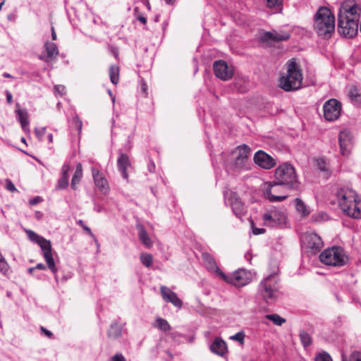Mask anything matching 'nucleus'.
<instances>
[{"mask_svg": "<svg viewBox=\"0 0 361 361\" xmlns=\"http://www.w3.org/2000/svg\"><path fill=\"white\" fill-rule=\"evenodd\" d=\"M361 9L353 1L341 4L338 14V30L344 36L352 38L357 35Z\"/></svg>", "mask_w": 361, "mask_h": 361, "instance_id": "nucleus-1", "label": "nucleus"}, {"mask_svg": "<svg viewBox=\"0 0 361 361\" xmlns=\"http://www.w3.org/2000/svg\"><path fill=\"white\" fill-rule=\"evenodd\" d=\"M251 149L245 144L240 145L233 150L227 159L225 158L226 153L221 154L225 166L228 169L236 170L237 171H247L250 169L249 158Z\"/></svg>", "mask_w": 361, "mask_h": 361, "instance_id": "nucleus-2", "label": "nucleus"}, {"mask_svg": "<svg viewBox=\"0 0 361 361\" xmlns=\"http://www.w3.org/2000/svg\"><path fill=\"white\" fill-rule=\"evenodd\" d=\"M338 204L342 211L348 216L354 218H361L360 200L356 192L349 188H340L336 192Z\"/></svg>", "mask_w": 361, "mask_h": 361, "instance_id": "nucleus-3", "label": "nucleus"}, {"mask_svg": "<svg viewBox=\"0 0 361 361\" xmlns=\"http://www.w3.org/2000/svg\"><path fill=\"white\" fill-rule=\"evenodd\" d=\"M287 71L279 79V86L286 92L295 91L302 86V74L299 65L293 59L287 62Z\"/></svg>", "mask_w": 361, "mask_h": 361, "instance_id": "nucleus-4", "label": "nucleus"}, {"mask_svg": "<svg viewBox=\"0 0 361 361\" xmlns=\"http://www.w3.org/2000/svg\"><path fill=\"white\" fill-rule=\"evenodd\" d=\"M314 29L318 35L329 37L335 30V18L330 9L320 7L314 16Z\"/></svg>", "mask_w": 361, "mask_h": 361, "instance_id": "nucleus-5", "label": "nucleus"}, {"mask_svg": "<svg viewBox=\"0 0 361 361\" xmlns=\"http://www.w3.org/2000/svg\"><path fill=\"white\" fill-rule=\"evenodd\" d=\"M279 279L276 274H270L259 284L258 294L267 304L274 303L280 295Z\"/></svg>", "mask_w": 361, "mask_h": 361, "instance_id": "nucleus-6", "label": "nucleus"}, {"mask_svg": "<svg viewBox=\"0 0 361 361\" xmlns=\"http://www.w3.org/2000/svg\"><path fill=\"white\" fill-rule=\"evenodd\" d=\"M26 233L30 240L37 243L40 246L43 252V257L49 269L54 274V279L56 281L59 282V279L57 275V268L52 256L51 242L45 239L44 238L37 235L36 233L31 230H27Z\"/></svg>", "mask_w": 361, "mask_h": 361, "instance_id": "nucleus-7", "label": "nucleus"}, {"mask_svg": "<svg viewBox=\"0 0 361 361\" xmlns=\"http://www.w3.org/2000/svg\"><path fill=\"white\" fill-rule=\"evenodd\" d=\"M275 178L279 183L290 189L296 190L299 187L295 168L290 164L280 165L275 171Z\"/></svg>", "mask_w": 361, "mask_h": 361, "instance_id": "nucleus-8", "label": "nucleus"}, {"mask_svg": "<svg viewBox=\"0 0 361 361\" xmlns=\"http://www.w3.org/2000/svg\"><path fill=\"white\" fill-rule=\"evenodd\" d=\"M320 261L329 266L342 267L348 262V257L341 247L334 246L324 250L319 255Z\"/></svg>", "mask_w": 361, "mask_h": 361, "instance_id": "nucleus-9", "label": "nucleus"}, {"mask_svg": "<svg viewBox=\"0 0 361 361\" xmlns=\"http://www.w3.org/2000/svg\"><path fill=\"white\" fill-rule=\"evenodd\" d=\"M263 224L267 227H276L286 223V213L283 207L271 206L265 209L262 214Z\"/></svg>", "mask_w": 361, "mask_h": 361, "instance_id": "nucleus-10", "label": "nucleus"}, {"mask_svg": "<svg viewBox=\"0 0 361 361\" xmlns=\"http://www.w3.org/2000/svg\"><path fill=\"white\" fill-rule=\"evenodd\" d=\"M218 271H219V276L224 281L237 287L246 286L251 281V273L243 269H239L229 274H224L221 269Z\"/></svg>", "mask_w": 361, "mask_h": 361, "instance_id": "nucleus-11", "label": "nucleus"}, {"mask_svg": "<svg viewBox=\"0 0 361 361\" xmlns=\"http://www.w3.org/2000/svg\"><path fill=\"white\" fill-rule=\"evenodd\" d=\"M281 184L278 181L266 182L264 184L263 191L264 197L270 202H281L288 197L287 195H279Z\"/></svg>", "mask_w": 361, "mask_h": 361, "instance_id": "nucleus-12", "label": "nucleus"}, {"mask_svg": "<svg viewBox=\"0 0 361 361\" xmlns=\"http://www.w3.org/2000/svg\"><path fill=\"white\" fill-rule=\"evenodd\" d=\"M302 246L314 252H319L323 247L324 243L322 238L314 232H307L301 237Z\"/></svg>", "mask_w": 361, "mask_h": 361, "instance_id": "nucleus-13", "label": "nucleus"}, {"mask_svg": "<svg viewBox=\"0 0 361 361\" xmlns=\"http://www.w3.org/2000/svg\"><path fill=\"white\" fill-rule=\"evenodd\" d=\"M324 116L326 120L333 121L336 120L341 110V104L336 99H331L326 101L324 106Z\"/></svg>", "mask_w": 361, "mask_h": 361, "instance_id": "nucleus-14", "label": "nucleus"}, {"mask_svg": "<svg viewBox=\"0 0 361 361\" xmlns=\"http://www.w3.org/2000/svg\"><path fill=\"white\" fill-rule=\"evenodd\" d=\"M213 68L215 75L222 80H228L233 75V67L229 66L224 61L219 60L215 61Z\"/></svg>", "mask_w": 361, "mask_h": 361, "instance_id": "nucleus-15", "label": "nucleus"}, {"mask_svg": "<svg viewBox=\"0 0 361 361\" xmlns=\"http://www.w3.org/2000/svg\"><path fill=\"white\" fill-rule=\"evenodd\" d=\"M253 159L258 166L264 169H271L276 165L274 159L262 150H258Z\"/></svg>", "mask_w": 361, "mask_h": 361, "instance_id": "nucleus-16", "label": "nucleus"}, {"mask_svg": "<svg viewBox=\"0 0 361 361\" xmlns=\"http://www.w3.org/2000/svg\"><path fill=\"white\" fill-rule=\"evenodd\" d=\"M338 141L341 153L343 156H348L352 147V137L350 133L348 130H343L339 133Z\"/></svg>", "mask_w": 361, "mask_h": 361, "instance_id": "nucleus-17", "label": "nucleus"}, {"mask_svg": "<svg viewBox=\"0 0 361 361\" xmlns=\"http://www.w3.org/2000/svg\"><path fill=\"white\" fill-rule=\"evenodd\" d=\"M92 173L95 185L103 193L109 191V183L103 173L95 167L92 168Z\"/></svg>", "mask_w": 361, "mask_h": 361, "instance_id": "nucleus-18", "label": "nucleus"}, {"mask_svg": "<svg viewBox=\"0 0 361 361\" xmlns=\"http://www.w3.org/2000/svg\"><path fill=\"white\" fill-rule=\"evenodd\" d=\"M163 299L166 302L172 303L175 307L180 308L183 305L182 300L178 297L177 294L170 290L166 286H162L160 288Z\"/></svg>", "mask_w": 361, "mask_h": 361, "instance_id": "nucleus-19", "label": "nucleus"}, {"mask_svg": "<svg viewBox=\"0 0 361 361\" xmlns=\"http://www.w3.org/2000/svg\"><path fill=\"white\" fill-rule=\"evenodd\" d=\"M290 38V35L286 32H278L273 30L266 32L261 36V40L264 42H281Z\"/></svg>", "mask_w": 361, "mask_h": 361, "instance_id": "nucleus-20", "label": "nucleus"}, {"mask_svg": "<svg viewBox=\"0 0 361 361\" xmlns=\"http://www.w3.org/2000/svg\"><path fill=\"white\" fill-rule=\"evenodd\" d=\"M228 201L231 204L234 214L239 219H241L246 212L245 207L243 202L236 197L235 193H231Z\"/></svg>", "mask_w": 361, "mask_h": 361, "instance_id": "nucleus-21", "label": "nucleus"}, {"mask_svg": "<svg viewBox=\"0 0 361 361\" xmlns=\"http://www.w3.org/2000/svg\"><path fill=\"white\" fill-rule=\"evenodd\" d=\"M130 166L131 164L129 157L124 153H119V156L117 159V167L122 177L126 180L128 179V169Z\"/></svg>", "mask_w": 361, "mask_h": 361, "instance_id": "nucleus-22", "label": "nucleus"}, {"mask_svg": "<svg viewBox=\"0 0 361 361\" xmlns=\"http://www.w3.org/2000/svg\"><path fill=\"white\" fill-rule=\"evenodd\" d=\"M44 49L46 51V56H39V59L48 63L55 59L59 54V49L56 44L54 42H46L44 43Z\"/></svg>", "mask_w": 361, "mask_h": 361, "instance_id": "nucleus-23", "label": "nucleus"}, {"mask_svg": "<svg viewBox=\"0 0 361 361\" xmlns=\"http://www.w3.org/2000/svg\"><path fill=\"white\" fill-rule=\"evenodd\" d=\"M210 350L213 353L219 356H224L227 352L226 342L221 338H216L210 345Z\"/></svg>", "mask_w": 361, "mask_h": 361, "instance_id": "nucleus-24", "label": "nucleus"}, {"mask_svg": "<svg viewBox=\"0 0 361 361\" xmlns=\"http://www.w3.org/2000/svg\"><path fill=\"white\" fill-rule=\"evenodd\" d=\"M70 170V166L68 163H64L61 168V176L59 179L56 185V190H64L67 188L69 184L68 180V172Z\"/></svg>", "mask_w": 361, "mask_h": 361, "instance_id": "nucleus-25", "label": "nucleus"}, {"mask_svg": "<svg viewBox=\"0 0 361 361\" xmlns=\"http://www.w3.org/2000/svg\"><path fill=\"white\" fill-rule=\"evenodd\" d=\"M16 113L18 120L20 123L23 131L25 133H29V121L27 111L25 109H20L18 108L16 110Z\"/></svg>", "mask_w": 361, "mask_h": 361, "instance_id": "nucleus-26", "label": "nucleus"}, {"mask_svg": "<svg viewBox=\"0 0 361 361\" xmlns=\"http://www.w3.org/2000/svg\"><path fill=\"white\" fill-rule=\"evenodd\" d=\"M136 227L138 231V236L140 240L146 247H151L152 246V242L149 237L144 226L142 224H137Z\"/></svg>", "mask_w": 361, "mask_h": 361, "instance_id": "nucleus-27", "label": "nucleus"}, {"mask_svg": "<svg viewBox=\"0 0 361 361\" xmlns=\"http://www.w3.org/2000/svg\"><path fill=\"white\" fill-rule=\"evenodd\" d=\"M202 257L207 267V269L216 272L219 276V271H218V269H220L217 267L214 257L207 252L202 253Z\"/></svg>", "mask_w": 361, "mask_h": 361, "instance_id": "nucleus-28", "label": "nucleus"}, {"mask_svg": "<svg viewBox=\"0 0 361 361\" xmlns=\"http://www.w3.org/2000/svg\"><path fill=\"white\" fill-rule=\"evenodd\" d=\"M83 176L82 166L80 163L76 166L75 171L71 180V188L74 190L77 189V185L80 183Z\"/></svg>", "mask_w": 361, "mask_h": 361, "instance_id": "nucleus-29", "label": "nucleus"}, {"mask_svg": "<svg viewBox=\"0 0 361 361\" xmlns=\"http://www.w3.org/2000/svg\"><path fill=\"white\" fill-rule=\"evenodd\" d=\"M295 208L297 212L300 214L301 216L305 217L310 214V209L304 203V202L300 198L295 199Z\"/></svg>", "mask_w": 361, "mask_h": 361, "instance_id": "nucleus-30", "label": "nucleus"}, {"mask_svg": "<svg viewBox=\"0 0 361 361\" xmlns=\"http://www.w3.org/2000/svg\"><path fill=\"white\" fill-rule=\"evenodd\" d=\"M121 334L122 327L116 322L112 323L108 331L109 337L115 339L120 337Z\"/></svg>", "mask_w": 361, "mask_h": 361, "instance_id": "nucleus-31", "label": "nucleus"}, {"mask_svg": "<svg viewBox=\"0 0 361 361\" xmlns=\"http://www.w3.org/2000/svg\"><path fill=\"white\" fill-rule=\"evenodd\" d=\"M348 96L351 101L355 104L361 103V92L358 90L357 87H351L349 91Z\"/></svg>", "mask_w": 361, "mask_h": 361, "instance_id": "nucleus-32", "label": "nucleus"}, {"mask_svg": "<svg viewBox=\"0 0 361 361\" xmlns=\"http://www.w3.org/2000/svg\"><path fill=\"white\" fill-rule=\"evenodd\" d=\"M109 78L111 82L114 85H116L118 82L119 78V68L117 66H111L109 68Z\"/></svg>", "mask_w": 361, "mask_h": 361, "instance_id": "nucleus-33", "label": "nucleus"}, {"mask_svg": "<svg viewBox=\"0 0 361 361\" xmlns=\"http://www.w3.org/2000/svg\"><path fill=\"white\" fill-rule=\"evenodd\" d=\"M154 326L165 332L170 331L171 329L169 322L165 319L160 317L156 319V324Z\"/></svg>", "mask_w": 361, "mask_h": 361, "instance_id": "nucleus-34", "label": "nucleus"}, {"mask_svg": "<svg viewBox=\"0 0 361 361\" xmlns=\"http://www.w3.org/2000/svg\"><path fill=\"white\" fill-rule=\"evenodd\" d=\"M300 339L304 347H308L312 344L311 336L305 330H301L299 334Z\"/></svg>", "mask_w": 361, "mask_h": 361, "instance_id": "nucleus-35", "label": "nucleus"}, {"mask_svg": "<svg viewBox=\"0 0 361 361\" xmlns=\"http://www.w3.org/2000/svg\"><path fill=\"white\" fill-rule=\"evenodd\" d=\"M265 318L271 321L275 325L281 326L286 322V319L277 314H271L265 315Z\"/></svg>", "mask_w": 361, "mask_h": 361, "instance_id": "nucleus-36", "label": "nucleus"}, {"mask_svg": "<svg viewBox=\"0 0 361 361\" xmlns=\"http://www.w3.org/2000/svg\"><path fill=\"white\" fill-rule=\"evenodd\" d=\"M265 1L267 6L269 8L282 10L283 0H265Z\"/></svg>", "mask_w": 361, "mask_h": 361, "instance_id": "nucleus-37", "label": "nucleus"}, {"mask_svg": "<svg viewBox=\"0 0 361 361\" xmlns=\"http://www.w3.org/2000/svg\"><path fill=\"white\" fill-rule=\"evenodd\" d=\"M140 261L142 262V264L147 267H149L152 264V262H153V257L151 254H148V253H142L140 255Z\"/></svg>", "mask_w": 361, "mask_h": 361, "instance_id": "nucleus-38", "label": "nucleus"}, {"mask_svg": "<svg viewBox=\"0 0 361 361\" xmlns=\"http://www.w3.org/2000/svg\"><path fill=\"white\" fill-rule=\"evenodd\" d=\"M327 214L324 212H320L318 214H314L312 216L311 219L313 222H319L321 221L327 220Z\"/></svg>", "mask_w": 361, "mask_h": 361, "instance_id": "nucleus-39", "label": "nucleus"}, {"mask_svg": "<svg viewBox=\"0 0 361 361\" xmlns=\"http://www.w3.org/2000/svg\"><path fill=\"white\" fill-rule=\"evenodd\" d=\"M9 271V265L5 258L0 259V272L4 275H6Z\"/></svg>", "mask_w": 361, "mask_h": 361, "instance_id": "nucleus-40", "label": "nucleus"}, {"mask_svg": "<svg viewBox=\"0 0 361 361\" xmlns=\"http://www.w3.org/2000/svg\"><path fill=\"white\" fill-rule=\"evenodd\" d=\"M315 361H332V359L329 353L323 352L315 357Z\"/></svg>", "mask_w": 361, "mask_h": 361, "instance_id": "nucleus-41", "label": "nucleus"}, {"mask_svg": "<svg viewBox=\"0 0 361 361\" xmlns=\"http://www.w3.org/2000/svg\"><path fill=\"white\" fill-rule=\"evenodd\" d=\"M76 223L78 225L80 226L89 235L93 238H95V235L92 233L91 229L87 225H85L82 220L80 219L77 221Z\"/></svg>", "mask_w": 361, "mask_h": 361, "instance_id": "nucleus-42", "label": "nucleus"}, {"mask_svg": "<svg viewBox=\"0 0 361 361\" xmlns=\"http://www.w3.org/2000/svg\"><path fill=\"white\" fill-rule=\"evenodd\" d=\"M73 125L77 129L78 133H80L82 130V123L78 116H75L73 118Z\"/></svg>", "mask_w": 361, "mask_h": 361, "instance_id": "nucleus-43", "label": "nucleus"}, {"mask_svg": "<svg viewBox=\"0 0 361 361\" xmlns=\"http://www.w3.org/2000/svg\"><path fill=\"white\" fill-rule=\"evenodd\" d=\"M54 91L56 95L63 96L66 94V87L64 85H57L54 86Z\"/></svg>", "mask_w": 361, "mask_h": 361, "instance_id": "nucleus-44", "label": "nucleus"}, {"mask_svg": "<svg viewBox=\"0 0 361 361\" xmlns=\"http://www.w3.org/2000/svg\"><path fill=\"white\" fill-rule=\"evenodd\" d=\"M342 361H347L345 358L342 356ZM350 361H361V353L354 352L350 355Z\"/></svg>", "mask_w": 361, "mask_h": 361, "instance_id": "nucleus-45", "label": "nucleus"}, {"mask_svg": "<svg viewBox=\"0 0 361 361\" xmlns=\"http://www.w3.org/2000/svg\"><path fill=\"white\" fill-rule=\"evenodd\" d=\"M231 338L243 343L245 338V334L243 331H240L235 334V335L232 336Z\"/></svg>", "mask_w": 361, "mask_h": 361, "instance_id": "nucleus-46", "label": "nucleus"}, {"mask_svg": "<svg viewBox=\"0 0 361 361\" xmlns=\"http://www.w3.org/2000/svg\"><path fill=\"white\" fill-rule=\"evenodd\" d=\"M6 188L10 192H15L17 190L14 184L10 179L6 180Z\"/></svg>", "mask_w": 361, "mask_h": 361, "instance_id": "nucleus-47", "label": "nucleus"}, {"mask_svg": "<svg viewBox=\"0 0 361 361\" xmlns=\"http://www.w3.org/2000/svg\"><path fill=\"white\" fill-rule=\"evenodd\" d=\"M46 131V128L43 127L41 128H35V132L36 134V136L41 140L43 135H44Z\"/></svg>", "mask_w": 361, "mask_h": 361, "instance_id": "nucleus-48", "label": "nucleus"}, {"mask_svg": "<svg viewBox=\"0 0 361 361\" xmlns=\"http://www.w3.org/2000/svg\"><path fill=\"white\" fill-rule=\"evenodd\" d=\"M317 166L318 168L322 171H325L327 170L325 161L323 159H319L317 160Z\"/></svg>", "mask_w": 361, "mask_h": 361, "instance_id": "nucleus-49", "label": "nucleus"}, {"mask_svg": "<svg viewBox=\"0 0 361 361\" xmlns=\"http://www.w3.org/2000/svg\"><path fill=\"white\" fill-rule=\"evenodd\" d=\"M111 361H126V358L121 353H116L111 357Z\"/></svg>", "mask_w": 361, "mask_h": 361, "instance_id": "nucleus-50", "label": "nucleus"}, {"mask_svg": "<svg viewBox=\"0 0 361 361\" xmlns=\"http://www.w3.org/2000/svg\"><path fill=\"white\" fill-rule=\"evenodd\" d=\"M252 233L253 234L255 235H259V234H262V233H264L266 230L263 228H256L253 226V224H252Z\"/></svg>", "mask_w": 361, "mask_h": 361, "instance_id": "nucleus-51", "label": "nucleus"}, {"mask_svg": "<svg viewBox=\"0 0 361 361\" xmlns=\"http://www.w3.org/2000/svg\"><path fill=\"white\" fill-rule=\"evenodd\" d=\"M42 201V198L39 196H36L34 198L30 200L29 203L30 205H35Z\"/></svg>", "mask_w": 361, "mask_h": 361, "instance_id": "nucleus-52", "label": "nucleus"}, {"mask_svg": "<svg viewBox=\"0 0 361 361\" xmlns=\"http://www.w3.org/2000/svg\"><path fill=\"white\" fill-rule=\"evenodd\" d=\"M5 94L6 97V101L8 104H11L13 102V96L12 94L8 90L5 91Z\"/></svg>", "mask_w": 361, "mask_h": 361, "instance_id": "nucleus-53", "label": "nucleus"}, {"mask_svg": "<svg viewBox=\"0 0 361 361\" xmlns=\"http://www.w3.org/2000/svg\"><path fill=\"white\" fill-rule=\"evenodd\" d=\"M147 169H148V171L150 173H153L154 171V170H155V164H154L153 161L149 160V161L148 163V165H147Z\"/></svg>", "mask_w": 361, "mask_h": 361, "instance_id": "nucleus-54", "label": "nucleus"}, {"mask_svg": "<svg viewBox=\"0 0 361 361\" xmlns=\"http://www.w3.org/2000/svg\"><path fill=\"white\" fill-rule=\"evenodd\" d=\"M94 210L98 213H100V212L104 211V208L102 205L94 202Z\"/></svg>", "mask_w": 361, "mask_h": 361, "instance_id": "nucleus-55", "label": "nucleus"}, {"mask_svg": "<svg viewBox=\"0 0 361 361\" xmlns=\"http://www.w3.org/2000/svg\"><path fill=\"white\" fill-rule=\"evenodd\" d=\"M41 330L46 336L49 337H51L52 336V333L50 331L47 330V329L41 327Z\"/></svg>", "mask_w": 361, "mask_h": 361, "instance_id": "nucleus-56", "label": "nucleus"}, {"mask_svg": "<svg viewBox=\"0 0 361 361\" xmlns=\"http://www.w3.org/2000/svg\"><path fill=\"white\" fill-rule=\"evenodd\" d=\"M137 20L144 25L147 23V18L143 16H139Z\"/></svg>", "mask_w": 361, "mask_h": 361, "instance_id": "nucleus-57", "label": "nucleus"}, {"mask_svg": "<svg viewBox=\"0 0 361 361\" xmlns=\"http://www.w3.org/2000/svg\"><path fill=\"white\" fill-rule=\"evenodd\" d=\"M35 269L44 270L46 269V266L42 263L37 264L36 267H35Z\"/></svg>", "mask_w": 361, "mask_h": 361, "instance_id": "nucleus-58", "label": "nucleus"}, {"mask_svg": "<svg viewBox=\"0 0 361 361\" xmlns=\"http://www.w3.org/2000/svg\"><path fill=\"white\" fill-rule=\"evenodd\" d=\"M142 2L149 11L151 9V6L149 0H142Z\"/></svg>", "mask_w": 361, "mask_h": 361, "instance_id": "nucleus-59", "label": "nucleus"}, {"mask_svg": "<svg viewBox=\"0 0 361 361\" xmlns=\"http://www.w3.org/2000/svg\"><path fill=\"white\" fill-rule=\"evenodd\" d=\"M51 38L53 40H56V34L54 27H51Z\"/></svg>", "mask_w": 361, "mask_h": 361, "instance_id": "nucleus-60", "label": "nucleus"}, {"mask_svg": "<svg viewBox=\"0 0 361 361\" xmlns=\"http://www.w3.org/2000/svg\"><path fill=\"white\" fill-rule=\"evenodd\" d=\"M141 90L142 91L147 94V85L146 83L143 82L141 84Z\"/></svg>", "mask_w": 361, "mask_h": 361, "instance_id": "nucleus-61", "label": "nucleus"}, {"mask_svg": "<svg viewBox=\"0 0 361 361\" xmlns=\"http://www.w3.org/2000/svg\"><path fill=\"white\" fill-rule=\"evenodd\" d=\"M164 1H165L166 4L168 5H172L176 1V0H164Z\"/></svg>", "mask_w": 361, "mask_h": 361, "instance_id": "nucleus-62", "label": "nucleus"}, {"mask_svg": "<svg viewBox=\"0 0 361 361\" xmlns=\"http://www.w3.org/2000/svg\"><path fill=\"white\" fill-rule=\"evenodd\" d=\"M47 137H48V140L49 142H53V135L52 134H49Z\"/></svg>", "mask_w": 361, "mask_h": 361, "instance_id": "nucleus-63", "label": "nucleus"}, {"mask_svg": "<svg viewBox=\"0 0 361 361\" xmlns=\"http://www.w3.org/2000/svg\"><path fill=\"white\" fill-rule=\"evenodd\" d=\"M245 257L247 260H249V261H250V260H251V256H250V255L249 253H246V254L245 255Z\"/></svg>", "mask_w": 361, "mask_h": 361, "instance_id": "nucleus-64", "label": "nucleus"}]
</instances>
